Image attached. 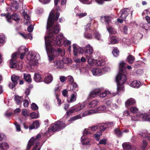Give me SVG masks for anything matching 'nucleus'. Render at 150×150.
Instances as JSON below:
<instances>
[{"mask_svg": "<svg viewBox=\"0 0 150 150\" xmlns=\"http://www.w3.org/2000/svg\"><path fill=\"white\" fill-rule=\"evenodd\" d=\"M40 125L39 122L38 120H35L29 127V129L31 130L33 129H37L39 127Z\"/></svg>", "mask_w": 150, "mask_h": 150, "instance_id": "nucleus-17", "label": "nucleus"}, {"mask_svg": "<svg viewBox=\"0 0 150 150\" xmlns=\"http://www.w3.org/2000/svg\"><path fill=\"white\" fill-rule=\"evenodd\" d=\"M28 50L24 46H22L19 48L18 50V55H20V57L21 59H23Z\"/></svg>", "mask_w": 150, "mask_h": 150, "instance_id": "nucleus-8", "label": "nucleus"}, {"mask_svg": "<svg viewBox=\"0 0 150 150\" xmlns=\"http://www.w3.org/2000/svg\"><path fill=\"white\" fill-rule=\"evenodd\" d=\"M20 34L25 39H29L31 40L33 38V37L31 35L30 33H28L27 34L23 35L22 34L20 33Z\"/></svg>", "mask_w": 150, "mask_h": 150, "instance_id": "nucleus-45", "label": "nucleus"}, {"mask_svg": "<svg viewBox=\"0 0 150 150\" xmlns=\"http://www.w3.org/2000/svg\"><path fill=\"white\" fill-rule=\"evenodd\" d=\"M40 135L38 134L35 138L33 137L29 141L27 146V149H29L32 145H35L32 150H40L41 146L40 145V143L38 142V140L40 137Z\"/></svg>", "mask_w": 150, "mask_h": 150, "instance_id": "nucleus-4", "label": "nucleus"}, {"mask_svg": "<svg viewBox=\"0 0 150 150\" xmlns=\"http://www.w3.org/2000/svg\"><path fill=\"white\" fill-rule=\"evenodd\" d=\"M106 107L104 105H102L98 107L97 109L94 110L95 111L94 113L98 112L100 113L102 111L104 110L105 109Z\"/></svg>", "mask_w": 150, "mask_h": 150, "instance_id": "nucleus-31", "label": "nucleus"}, {"mask_svg": "<svg viewBox=\"0 0 150 150\" xmlns=\"http://www.w3.org/2000/svg\"><path fill=\"white\" fill-rule=\"evenodd\" d=\"M15 100L18 104H20L23 100V99L21 97L16 96L15 97Z\"/></svg>", "mask_w": 150, "mask_h": 150, "instance_id": "nucleus-35", "label": "nucleus"}, {"mask_svg": "<svg viewBox=\"0 0 150 150\" xmlns=\"http://www.w3.org/2000/svg\"><path fill=\"white\" fill-rule=\"evenodd\" d=\"M114 132L115 134L118 137H121L122 135V132L118 128L115 129Z\"/></svg>", "mask_w": 150, "mask_h": 150, "instance_id": "nucleus-37", "label": "nucleus"}, {"mask_svg": "<svg viewBox=\"0 0 150 150\" xmlns=\"http://www.w3.org/2000/svg\"><path fill=\"white\" fill-rule=\"evenodd\" d=\"M94 112H95L94 110H91L89 111H86L83 113L82 114V116L83 117H85L87 115L94 113Z\"/></svg>", "mask_w": 150, "mask_h": 150, "instance_id": "nucleus-32", "label": "nucleus"}, {"mask_svg": "<svg viewBox=\"0 0 150 150\" xmlns=\"http://www.w3.org/2000/svg\"><path fill=\"white\" fill-rule=\"evenodd\" d=\"M77 96V93L74 92L71 95V97L69 100H68V103H72L76 100V96Z\"/></svg>", "mask_w": 150, "mask_h": 150, "instance_id": "nucleus-20", "label": "nucleus"}, {"mask_svg": "<svg viewBox=\"0 0 150 150\" xmlns=\"http://www.w3.org/2000/svg\"><path fill=\"white\" fill-rule=\"evenodd\" d=\"M22 114L25 117H27L28 115V113L26 109L23 110L22 111Z\"/></svg>", "mask_w": 150, "mask_h": 150, "instance_id": "nucleus-57", "label": "nucleus"}, {"mask_svg": "<svg viewBox=\"0 0 150 150\" xmlns=\"http://www.w3.org/2000/svg\"><path fill=\"white\" fill-rule=\"evenodd\" d=\"M135 60L134 57L132 55H129L127 58V61L130 64H131Z\"/></svg>", "mask_w": 150, "mask_h": 150, "instance_id": "nucleus-29", "label": "nucleus"}, {"mask_svg": "<svg viewBox=\"0 0 150 150\" xmlns=\"http://www.w3.org/2000/svg\"><path fill=\"white\" fill-rule=\"evenodd\" d=\"M147 145V143L146 141L143 140L142 144V146H141V149L143 150L145 149V147Z\"/></svg>", "mask_w": 150, "mask_h": 150, "instance_id": "nucleus-51", "label": "nucleus"}, {"mask_svg": "<svg viewBox=\"0 0 150 150\" xmlns=\"http://www.w3.org/2000/svg\"><path fill=\"white\" fill-rule=\"evenodd\" d=\"M53 77L52 76L49 75L45 77V82L47 83H50L52 81Z\"/></svg>", "mask_w": 150, "mask_h": 150, "instance_id": "nucleus-33", "label": "nucleus"}, {"mask_svg": "<svg viewBox=\"0 0 150 150\" xmlns=\"http://www.w3.org/2000/svg\"><path fill=\"white\" fill-rule=\"evenodd\" d=\"M126 64L123 62H120L119 64V72L123 73L125 71Z\"/></svg>", "mask_w": 150, "mask_h": 150, "instance_id": "nucleus-14", "label": "nucleus"}, {"mask_svg": "<svg viewBox=\"0 0 150 150\" xmlns=\"http://www.w3.org/2000/svg\"><path fill=\"white\" fill-rule=\"evenodd\" d=\"M5 38L4 35L3 34H0V43H3L5 42Z\"/></svg>", "mask_w": 150, "mask_h": 150, "instance_id": "nucleus-47", "label": "nucleus"}, {"mask_svg": "<svg viewBox=\"0 0 150 150\" xmlns=\"http://www.w3.org/2000/svg\"><path fill=\"white\" fill-rule=\"evenodd\" d=\"M100 89H97L91 91L88 96L87 99L88 100L91 99L92 98L95 97L100 92Z\"/></svg>", "mask_w": 150, "mask_h": 150, "instance_id": "nucleus-10", "label": "nucleus"}, {"mask_svg": "<svg viewBox=\"0 0 150 150\" xmlns=\"http://www.w3.org/2000/svg\"><path fill=\"white\" fill-rule=\"evenodd\" d=\"M129 13H131V15H132V11H130V9L128 8L123 9L120 12V17L123 18V20H125Z\"/></svg>", "mask_w": 150, "mask_h": 150, "instance_id": "nucleus-7", "label": "nucleus"}, {"mask_svg": "<svg viewBox=\"0 0 150 150\" xmlns=\"http://www.w3.org/2000/svg\"><path fill=\"white\" fill-rule=\"evenodd\" d=\"M59 16V13L55 10H52L50 13L48 19L47 29V35L45 37V47L49 60L50 61L60 54L63 56L64 51L60 49L56 50L52 46V42L54 39V35L58 33L60 30L59 25L57 21Z\"/></svg>", "mask_w": 150, "mask_h": 150, "instance_id": "nucleus-1", "label": "nucleus"}, {"mask_svg": "<svg viewBox=\"0 0 150 150\" xmlns=\"http://www.w3.org/2000/svg\"><path fill=\"white\" fill-rule=\"evenodd\" d=\"M86 58L88 64L91 65H92L94 62H96V60L93 58V56L91 54L86 55Z\"/></svg>", "mask_w": 150, "mask_h": 150, "instance_id": "nucleus-16", "label": "nucleus"}, {"mask_svg": "<svg viewBox=\"0 0 150 150\" xmlns=\"http://www.w3.org/2000/svg\"><path fill=\"white\" fill-rule=\"evenodd\" d=\"M107 29L110 33L111 34H115L116 33L115 30L111 27L109 26L107 27Z\"/></svg>", "mask_w": 150, "mask_h": 150, "instance_id": "nucleus-41", "label": "nucleus"}, {"mask_svg": "<svg viewBox=\"0 0 150 150\" xmlns=\"http://www.w3.org/2000/svg\"><path fill=\"white\" fill-rule=\"evenodd\" d=\"M27 59L29 61V63L31 66L36 65L38 63V61L40 59L39 54L36 52H29L27 55Z\"/></svg>", "mask_w": 150, "mask_h": 150, "instance_id": "nucleus-3", "label": "nucleus"}, {"mask_svg": "<svg viewBox=\"0 0 150 150\" xmlns=\"http://www.w3.org/2000/svg\"><path fill=\"white\" fill-rule=\"evenodd\" d=\"M71 84L70 87V90H76L77 86L76 83L74 82L71 83Z\"/></svg>", "mask_w": 150, "mask_h": 150, "instance_id": "nucleus-42", "label": "nucleus"}, {"mask_svg": "<svg viewBox=\"0 0 150 150\" xmlns=\"http://www.w3.org/2000/svg\"><path fill=\"white\" fill-rule=\"evenodd\" d=\"M81 117L80 115H78L71 117L69 120V121H74L76 120L81 119Z\"/></svg>", "mask_w": 150, "mask_h": 150, "instance_id": "nucleus-46", "label": "nucleus"}, {"mask_svg": "<svg viewBox=\"0 0 150 150\" xmlns=\"http://www.w3.org/2000/svg\"><path fill=\"white\" fill-rule=\"evenodd\" d=\"M87 15V13L86 12H85L83 13H80V14L77 13L76 14V16H78L80 18H81L84 16H86Z\"/></svg>", "mask_w": 150, "mask_h": 150, "instance_id": "nucleus-54", "label": "nucleus"}, {"mask_svg": "<svg viewBox=\"0 0 150 150\" xmlns=\"http://www.w3.org/2000/svg\"><path fill=\"white\" fill-rule=\"evenodd\" d=\"M85 37L88 39L91 38L92 37V35L91 34H89L88 33H86L84 34Z\"/></svg>", "mask_w": 150, "mask_h": 150, "instance_id": "nucleus-63", "label": "nucleus"}, {"mask_svg": "<svg viewBox=\"0 0 150 150\" xmlns=\"http://www.w3.org/2000/svg\"><path fill=\"white\" fill-rule=\"evenodd\" d=\"M85 105L84 103L78 104L74 107L75 110L77 111L81 110L84 108Z\"/></svg>", "mask_w": 150, "mask_h": 150, "instance_id": "nucleus-19", "label": "nucleus"}, {"mask_svg": "<svg viewBox=\"0 0 150 150\" xmlns=\"http://www.w3.org/2000/svg\"><path fill=\"white\" fill-rule=\"evenodd\" d=\"M81 142L83 145H86L89 144L90 140L87 138H85L84 136H83L81 138Z\"/></svg>", "mask_w": 150, "mask_h": 150, "instance_id": "nucleus-25", "label": "nucleus"}, {"mask_svg": "<svg viewBox=\"0 0 150 150\" xmlns=\"http://www.w3.org/2000/svg\"><path fill=\"white\" fill-rule=\"evenodd\" d=\"M130 111L132 113H137L138 111V108L136 107H132L130 108Z\"/></svg>", "mask_w": 150, "mask_h": 150, "instance_id": "nucleus-43", "label": "nucleus"}, {"mask_svg": "<svg viewBox=\"0 0 150 150\" xmlns=\"http://www.w3.org/2000/svg\"><path fill=\"white\" fill-rule=\"evenodd\" d=\"M93 74L95 76H99L102 74V70L97 67L94 68L91 70Z\"/></svg>", "mask_w": 150, "mask_h": 150, "instance_id": "nucleus-12", "label": "nucleus"}, {"mask_svg": "<svg viewBox=\"0 0 150 150\" xmlns=\"http://www.w3.org/2000/svg\"><path fill=\"white\" fill-rule=\"evenodd\" d=\"M112 53L113 55L115 57H117L119 55V52L117 48L114 49L112 51Z\"/></svg>", "mask_w": 150, "mask_h": 150, "instance_id": "nucleus-44", "label": "nucleus"}, {"mask_svg": "<svg viewBox=\"0 0 150 150\" xmlns=\"http://www.w3.org/2000/svg\"><path fill=\"white\" fill-rule=\"evenodd\" d=\"M65 127V124L63 122L58 121L56 122L51 127L52 131L55 132L59 131L64 128Z\"/></svg>", "mask_w": 150, "mask_h": 150, "instance_id": "nucleus-6", "label": "nucleus"}, {"mask_svg": "<svg viewBox=\"0 0 150 150\" xmlns=\"http://www.w3.org/2000/svg\"><path fill=\"white\" fill-rule=\"evenodd\" d=\"M11 18L13 20H15L16 21H17L19 20V17L16 14L14 13L13 14Z\"/></svg>", "mask_w": 150, "mask_h": 150, "instance_id": "nucleus-48", "label": "nucleus"}, {"mask_svg": "<svg viewBox=\"0 0 150 150\" xmlns=\"http://www.w3.org/2000/svg\"><path fill=\"white\" fill-rule=\"evenodd\" d=\"M84 50L86 54H91L93 52V47L89 44L84 47Z\"/></svg>", "mask_w": 150, "mask_h": 150, "instance_id": "nucleus-11", "label": "nucleus"}, {"mask_svg": "<svg viewBox=\"0 0 150 150\" xmlns=\"http://www.w3.org/2000/svg\"><path fill=\"white\" fill-rule=\"evenodd\" d=\"M53 43L55 45L60 47L64 44L69 45L71 44V42L65 38L62 34H60L56 36L55 39L54 40Z\"/></svg>", "mask_w": 150, "mask_h": 150, "instance_id": "nucleus-5", "label": "nucleus"}, {"mask_svg": "<svg viewBox=\"0 0 150 150\" xmlns=\"http://www.w3.org/2000/svg\"><path fill=\"white\" fill-rule=\"evenodd\" d=\"M19 77L16 75H13L11 77V79L12 83H10L9 84V87L11 89H13L17 83V81L19 79Z\"/></svg>", "mask_w": 150, "mask_h": 150, "instance_id": "nucleus-9", "label": "nucleus"}, {"mask_svg": "<svg viewBox=\"0 0 150 150\" xmlns=\"http://www.w3.org/2000/svg\"><path fill=\"white\" fill-rule=\"evenodd\" d=\"M54 66L57 68H63L64 67V64L61 60H58L54 62Z\"/></svg>", "mask_w": 150, "mask_h": 150, "instance_id": "nucleus-15", "label": "nucleus"}, {"mask_svg": "<svg viewBox=\"0 0 150 150\" xmlns=\"http://www.w3.org/2000/svg\"><path fill=\"white\" fill-rule=\"evenodd\" d=\"M16 61L15 59H11L10 62V66L11 68H14L16 66Z\"/></svg>", "mask_w": 150, "mask_h": 150, "instance_id": "nucleus-30", "label": "nucleus"}, {"mask_svg": "<svg viewBox=\"0 0 150 150\" xmlns=\"http://www.w3.org/2000/svg\"><path fill=\"white\" fill-rule=\"evenodd\" d=\"M34 79L37 82H41L42 81V78L41 76L38 73H35L34 74Z\"/></svg>", "mask_w": 150, "mask_h": 150, "instance_id": "nucleus-22", "label": "nucleus"}, {"mask_svg": "<svg viewBox=\"0 0 150 150\" xmlns=\"http://www.w3.org/2000/svg\"><path fill=\"white\" fill-rule=\"evenodd\" d=\"M103 18L105 19V22L108 23H109L111 19L110 17L109 16H104Z\"/></svg>", "mask_w": 150, "mask_h": 150, "instance_id": "nucleus-60", "label": "nucleus"}, {"mask_svg": "<svg viewBox=\"0 0 150 150\" xmlns=\"http://www.w3.org/2000/svg\"><path fill=\"white\" fill-rule=\"evenodd\" d=\"M9 148L8 144L6 142L0 143V148L3 150H7Z\"/></svg>", "mask_w": 150, "mask_h": 150, "instance_id": "nucleus-23", "label": "nucleus"}, {"mask_svg": "<svg viewBox=\"0 0 150 150\" xmlns=\"http://www.w3.org/2000/svg\"><path fill=\"white\" fill-rule=\"evenodd\" d=\"M137 118H134V117L132 118V120H139L138 118L139 117V118H142L143 120L146 121L150 122V115H147L143 116L142 115H141L139 116H137Z\"/></svg>", "mask_w": 150, "mask_h": 150, "instance_id": "nucleus-13", "label": "nucleus"}, {"mask_svg": "<svg viewBox=\"0 0 150 150\" xmlns=\"http://www.w3.org/2000/svg\"><path fill=\"white\" fill-rule=\"evenodd\" d=\"M32 108L35 110H37L38 109V107L35 103H32L31 106Z\"/></svg>", "mask_w": 150, "mask_h": 150, "instance_id": "nucleus-61", "label": "nucleus"}, {"mask_svg": "<svg viewBox=\"0 0 150 150\" xmlns=\"http://www.w3.org/2000/svg\"><path fill=\"white\" fill-rule=\"evenodd\" d=\"M30 116L32 119L37 118L38 117V114L35 112H33L31 113L30 115Z\"/></svg>", "mask_w": 150, "mask_h": 150, "instance_id": "nucleus-49", "label": "nucleus"}, {"mask_svg": "<svg viewBox=\"0 0 150 150\" xmlns=\"http://www.w3.org/2000/svg\"><path fill=\"white\" fill-rule=\"evenodd\" d=\"M107 142V139L105 138H103L98 143V144H102L105 145Z\"/></svg>", "mask_w": 150, "mask_h": 150, "instance_id": "nucleus-56", "label": "nucleus"}, {"mask_svg": "<svg viewBox=\"0 0 150 150\" xmlns=\"http://www.w3.org/2000/svg\"><path fill=\"white\" fill-rule=\"evenodd\" d=\"M66 78L70 83H71L74 82V79L71 76H69L67 77Z\"/></svg>", "mask_w": 150, "mask_h": 150, "instance_id": "nucleus-59", "label": "nucleus"}, {"mask_svg": "<svg viewBox=\"0 0 150 150\" xmlns=\"http://www.w3.org/2000/svg\"><path fill=\"white\" fill-rule=\"evenodd\" d=\"M98 103V101L93 100L89 103L88 107L90 108H93L95 107Z\"/></svg>", "mask_w": 150, "mask_h": 150, "instance_id": "nucleus-26", "label": "nucleus"}, {"mask_svg": "<svg viewBox=\"0 0 150 150\" xmlns=\"http://www.w3.org/2000/svg\"><path fill=\"white\" fill-rule=\"evenodd\" d=\"M122 146L125 150H130L131 146L129 143H124L122 144Z\"/></svg>", "mask_w": 150, "mask_h": 150, "instance_id": "nucleus-27", "label": "nucleus"}, {"mask_svg": "<svg viewBox=\"0 0 150 150\" xmlns=\"http://www.w3.org/2000/svg\"><path fill=\"white\" fill-rule=\"evenodd\" d=\"M97 64L98 66H102L105 64V61L103 59L99 60L97 62Z\"/></svg>", "mask_w": 150, "mask_h": 150, "instance_id": "nucleus-50", "label": "nucleus"}, {"mask_svg": "<svg viewBox=\"0 0 150 150\" xmlns=\"http://www.w3.org/2000/svg\"><path fill=\"white\" fill-rule=\"evenodd\" d=\"M140 85L141 83L139 81L134 80L131 83L130 86L133 87L138 88Z\"/></svg>", "mask_w": 150, "mask_h": 150, "instance_id": "nucleus-24", "label": "nucleus"}, {"mask_svg": "<svg viewBox=\"0 0 150 150\" xmlns=\"http://www.w3.org/2000/svg\"><path fill=\"white\" fill-rule=\"evenodd\" d=\"M136 103L134 99L132 98H130L128 99L125 103V106L127 107L128 106L132 105Z\"/></svg>", "mask_w": 150, "mask_h": 150, "instance_id": "nucleus-18", "label": "nucleus"}, {"mask_svg": "<svg viewBox=\"0 0 150 150\" xmlns=\"http://www.w3.org/2000/svg\"><path fill=\"white\" fill-rule=\"evenodd\" d=\"M127 80L126 76L121 72H119L116 77V80L117 83L118 91L123 90V86H122Z\"/></svg>", "mask_w": 150, "mask_h": 150, "instance_id": "nucleus-2", "label": "nucleus"}, {"mask_svg": "<svg viewBox=\"0 0 150 150\" xmlns=\"http://www.w3.org/2000/svg\"><path fill=\"white\" fill-rule=\"evenodd\" d=\"M24 79L27 82H30L31 81L30 76L29 74H24Z\"/></svg>", "mask_w": 150, "mask_h": 150, "instance_id": "nucleus-36", "label": "nucleus"}, {"mask_svg": "<svg viewBox=\"0 0 150 150\" xmlns=\"http://www.w3.org/2000/svg\"><path fill=\"white\" fill-rule=\"evenodd\" d=\"M94 33L95 35V38L98 40H100V36L98 32L95 30Z\"/></svg>", "mask_w": 150, "mask_h": 150, "instance_id": "nucleus-53", "label": "nucleus"}, {"mask_svg": "<svg viewBox=\"0 0 150 150\" xmlns=\"http://www.w3.org/2000/svg\"><path fill=\"white\" fill-rule=\"evenodd\" d=\"M72 46L74 55L76 56L78 53L79 52H78V50H79V47H78V45L76 44H73Z\"/></svg>", "mask_w": 150, "mask_h": 150, "instance_id": "nucleus-28", "label": "nucleus"}, {"mask_svg": "<svg viewBox=\"0 0 150 150\" xmlns=\"http://www.w3.org/2000/svg\"><path fill=\"white\" fill-rule=\"evenodd\" d=\"M108 94H111L110 92L108 91L105 90L104 92H101L99 96L101 98H103L105 97Z\"/></svg>", "mask_w": 150, "mask_h": 150, "instance_id": "nucleus-38", "label": "nucleus"}, {"mask_svg": "<svg viewBox=\"0 0 150 150\" xmlns=\"http://www.w3.org/2000/svg\"><path fill=\"white\" fill-rule=\"evenodd\" d=\"M33 29V26L32 25H30L27 28V30L29 32H32Z\"/></svg>", "mask_w": 150, "mask_h": 150, "instance_id": "nucleus-64", "label": "nucleus"}, {"mask_svg": "<svg viewBox=\"0 0 150 150\" xmlns=\"http://www.w3.org/2000/svg\"><path fill=\"white\" fill-rule=\"evenodd\" d=\"M139 134L143 137H146L148 140L150 141V134L147 132L146 130H144L142 132H141Z\"/></svg>", "mask_w": 150, "mask_h": 150, "instance_id": "nucleus-21", "label": "nucleus"}, {"mask_svg": "<svg viewBox=\"0 0 150 150\" xmlns=\"http://www.w3.org/2000/svg\"><path fill=\"white\" fill-rule=\"evenodd\" d=\"M71 59L67 57H64L62 59V62H63V63H64L66 64H68L71 62Z\"/></svg>", "mask_w": 150, "mask_h": 150, "instance_id": "nucleus-40", "label": "nucleus"}, {"mask_svg": "<svg viewBox=\"0 0 150 150\" xmlns=\"http://www.w3.org/2000/svg\"><path fill=\"white\" fill-rule=\"evenodd\" d=\"M101 133L99 134H94V137L96 140H98L100 138V136L101 135Z\"/></svg>", "mask_w": 150, "mask_h": 150, "instance_id": "nucleus-58", "label": "nucleus"}, {"mask_svg": "<svg viewBox=\"0 0 150 150\" xmlns=\"http://www.w3.org/2000/svg\"><path fill=\"white\" fill-rule=\"evenodd\" d=\"M1 16H6V18L7 20V21L8 22H10L11 21V16L9 15H7L6 16V13H1Z\"/></svg>", "mask_w": 150, "mask_h": 150, "instance_id": "nucleus-55", "label": "nucleus"}, {"mask_svg": "<svg viewBox=\"0 0 150 150\" xmlns=\"http://www.w3.org/2000/svg\"><path fill=\"white\" fill-rule=\"evenodd\" d=\"M118 42L117 38L113 36L111 37L110 38V41L108 42L109 44H115Z\"/></svg>", "mask_w": 150, "mask_h": 150, "instance_id": "nucleus-34", "label": "nucleus"}, {"mask_svg": "<svg viewBox=\"0 0 150 150\" xmlns=\"http://www.w3.org/2000/svg\"><path fill=\"white\" fill-rule=\"evenodd\" d=\"M98 127L99 128V129L101 131H104L105 130L107 127L106 124H101L99 125H98Z\"/></svg>", "mask_w": 150, "mask_h": 150, "instance_id": "nucleus-39", "label": "nucleus"}, {"mask_svg": "<svg viewBox=\"0 0 150 150\" xmlns=\"http://www.w3.org/2000/svg\"><path fill=\"white\" fill-rule=\"evenodd\" d=\"M23 14L24 18L25 19L27 20H29L30 19V16L28 15L27 13L25 11H23Z\"/></svg>", "mask_w": 150, "mask_h": 150, "instance_id": "nucleus-52", "label": "nucleus"}, {"mask_svg": "<svg viewBox=\"0 0 150 150\" xmlns=\"http://www.w3.org/2000/svg\"><path fill=\"white\" fill-rule=\"evenodd\" d=\"M17 69L20 70L22 69L23 65L21 63H19L18 65H16V67H15Z\"/></svg>", "mask_w": 150, "mask_h": 150, "instance_id": "nucleus-62", "label": "nucleus"}]
</instances>
